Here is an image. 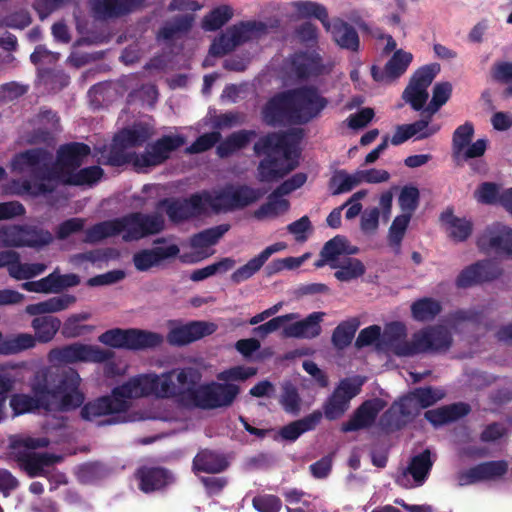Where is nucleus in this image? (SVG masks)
Returning <instances> with one entry per match:
<instances>
[{
    "label": "nucleus",
    "mask_w": 512,
    "mask_h": 512,
    "mask_svg": "<svg viewBox=\"0 0 512 512\" xmlns=\"http://www.w3.org/2000/svg\"><path fill=\"white\" fill-rule=\"evenodd\" d=\"M433 465L429 450L412 458L410 464L400 471L396 482L404 488H414L423 485Z\"/></svg>",
    "instance_id": "obj_23"
},
{
    "label": "nucleus",
    "mask_w": 512,
    "mask_h": 512,
    "mask_svg": "<svg viewBox=\"0 0 512 512\" xmlns=\"http://www.w3.org/2000/svg\"><path fill=\"white\" fill-rule=\"evenodd\" d=\"M283 196L284 195L278 192L277 189L273 191L269 195L267 202L254 211V217L258 220H266L278 217L287 212L290 204Z\"/></svg>",
    "instance_id": "obj_43"
},
{
    "label": "nucleus",
    "mask_w": 512,
    "mask_h": 512,
    "mask_svg": "<svg viewBox=\"0 0 512 512\" xmlns=\"http://www.w3.org/2000/svg\"><path fill=\"white\" fill-rule=\"evenodd\" d=\"M499 274L496 265L491 261H481L464 269L457 278V286L466 288L483 281L495 278Z\"/></svg>",
    "instance_id": "obj_31"
},
{
    "label": "nucleus",
    "mask_w": 512,
    "mask_h": 512,
    "mask_svg": "<svg viewBox=\"0 0 512 512\" xmlns=\"http://www.w3.org/2000/svg\"><path fill=\"white\" fill-rule=\"evenodd\" d=\"M82 379L74 369L53 372L48 367L38 369L29 381L32 395L14 393L10 396L9 406L13 416L30 413L40 408L48 411H68L80 407L84 394L80 390Z\"/></svg>",
    "instance_id": "obj_2"
},
{
    "label": "nucleus",
    "mask_w": 512,
    "mask_h": 512,
    "mask_svg": "<svg viewBox=\"0 0 512 512\" xmlns=\"http://www.w3.org/2000/svg\"><path fill=\"white\" fill-rule=\"evenodd\" d=\"M118 235L126 242L136 241L159 233L164 226L163 218L157 214L131 213L116 218Z\"/></svg>",
    "instance_id": "obj_16"
},
{
    "label": "nucleus",
    "mask_w": 512,
    "mask_h": 512,
    "mask_svg": "<svg viewBox=\"0 0 512 512\" xmlns=\"http://www.w3.org/2000/svg\"><path fill=\"white\" fill-rule=\"evenodd\" d=\"M325 29L331 33L335 43L342 49L356 52L360 46V40L357 31L343 20L337 19L332 23L328 21V27Z\"/></svg>",
    "instance_id": "obj_35"
},
{
    "label": "nucleus",
    "mask_w": 512,
    "mask_h": 512,
    "mask_svg": "<svg viewBox=\"0 0 512 512\" xmlns=\"http://www.w3.org/2000/svg\"><path fill=\"white\" fill-rule=\"evenodd\" d=\"M360 322L357 318H351L347 321L340 323L334 330L332 335V343L338 349H343L348 346L358 327Z\"/></svg>",
    "instance_id": "obj_53"
},
{
    "label": "nucleus",
    "mask_w": 512,
    "mask_h": 512,
    "mask_svg": "<svg viewBox=\"0 0 512 512\" xmlns=\"http://www.w3.org/2000/svg\"><path fill=\"white\" fill-rule=\"evenodd\" d=\"M474 135L472 123L466 122L456 128L452 136V157L458 165L468 164L475 173H485L486 162L482 159L487 149V140L471 142Z\"/></svg>",
    "instance_id": "obj_10"
},
{
    "label": "nucleus",
    "mask_w": 512,
    "mask_h": 512,
    "mask_svg": "<svg viewBox=\"0 0 512 512\" xmlns=\"http://www.w3.org/2000/svg\"><path fill=\"white\" fill-rule=\"evenodd\" d=\"M358 249L349 245L347 239L343 236H335L326 244L321 250L320 256L327 257L331 262V268L336 267L338 262L347 257L357 253Z\"/></svg>",
    "instance_id": "obj_42"
},
{
    "label": "nucleus",
    "mask_w": 512,
    "mask_h": 512,
    "mask_svg": "<svg viewBox=\"0 0 512 512\" xmlns=\"http://www.w3.org/2000/svg\"><path fill=\"white\" fill-rule=\"evenodd\" d=\"M257 373V369L247 366H235L217 374V380L225 383L244 381Z\"/></svg>",
    "instance_id": "obj_63"
},
{
    "label": "nucleus",
    "mask_w": 512,
    "mask_h": 512,
    "mask_svg": "<svg viewBox=\"0 0 512 512\" xmlns=\"http://www.w3.org/2000/svg\"><path fill=\"white\" fill-rule=\"evenodd\" d=\"M420 193L414 186H404L399 194L398 203L402 214H408L412 217L419 205Z\"/></svg>",
    "instance_id": "obj_59"
},
{
    "label": "nucleus",
    "mask_w": 512,
    "mask_h": 512,
    "mask_svg": "<svg viewBox=\"0 0 512 512\" xmlns=\"http://www.w3.org/2000/svg\"><path fill=\"white\" fill-rule=\"evenodd\" d=\"M217 326L211 322L194 321L185 325L174 327L168 334V341L172 345L182 346L196 341L204 336L214 333Z\"/></svg>",
    "instance_id": "obj_26"
},
{
    "label": "nucleus",
    "mask_w": 512,
    "mask_h": 512,
    "mask_svg": "<svg viewBox=\"0 0 512 512\" xmlns=\"http://www.w3.org/2000/svg\"><path fill=\"white\" fill-rule=\"evenodd\" d=\"M178 371L180 367L160 374L150 372L132 376L114 387L113 394L122 400L125 412L130 408L132 400L142 398L175 399L178 402Z\"/></svg>",
    "instance_id": "obj_7"
},
{
    "label": "nucleus",
    "mask_w": 512,
    "mask_h": 512,
    "mask_svg": "<svg viewBox=\"0 0 512 512\" xmlns=\"http://www.w3.org/2000/svg\"><path fill=\"white\" fill-rule=\"evenodd\" d=\"M45 270L46 265L42 263H22L19 253L16 252V258L13 259L8 273L15 280H28L42 274Z\"/></svg>",
    "instance_id": "obj_49"
},
{
    "label": "nucleus",
    "mask_w": 512,
    "mask_h": 512,
    "mask_svg": "<svg viewBox=\"0 0 512 512\" xmlns=\"http://www.w3.org/2000/svg\"><path fill=\"white\" fill-rule=\"evenodd\" d=\"M233 16V10L228 5H222L212 10L202 21V28L206 31H215L226 24Z\"/></svg>",
    "instance_id": "obj_57"
},
{
    "label": "nucleus",
    "mask_w": 512,
    "mask_h": 512,
    "mask_svg": "<svg viewBox=\"0 0 512 512\" xmlns=\"http://www.w3.org/2000/svg\"><path fill=\"white\" fill-rule=\"evenodd\" d=\"M265 192L248 185H226L213 191H206V203L209 210L229 212L242 209L260 199Z\"/></svg>",
    "instance_id": "obj_11"
},
{
    "label": "nucleus",
    "mask_w": 512,
    "mask_h": 512,
    "mask_svg": "<svg viewBox=\"0 0 512 512\" xmlns=\"http://www.w3.org/2000/svg\"><path fill=\"white\" fill-rule=\"evenodd\" d=\"M36 346V338L30 333H15L4 336L0 332V355H17Z\"/></svg>",
    "instance_id": "obj_37"
},
{
    "label": "nucleus",
    "mask_w": 512,
    "mask_h": 512,
    "mask_svg": "<svg viewBox=\"0 0 512 512\" xmlns=\"http://www.w3.org/2000/svg\"><path fill=\"white\" fill-rule=\"evenodd\" d=\"M228 466L226 458L210 450L200 451L193 460V469L206 473H220Z\"/></svg>",
    "instance_id": "obj_45"
},
{
    "label": "nucleus",
    "mask_w": 512,
    "mask_h": 512,
    "mask_svg": "<svg viewBox=\"0 0 512 512\" xmlns=\"http://www.w3.org/2000/svg\"><path fill=\"white\" fill-rule=\"evenodd\" d=\"M507 471L504 461H491L477 465L459 476L460 485H468L478 481L491 480L502 476Z\"/></svg>",
    "instance_id": "obj_32"
},
{
    "label": "nucleus",
    "mask_w": 512,
    "mask_h": 512,
    "mask_svg": "<svg viewBox=\"0 0 512 512\" xmlns=\"http://www.w3.org/2000/svg\"><path fill=\"white\" fill-rule=\"evenodd\" d=\"M53 241L48 231L34 226L8 225L0 228L1 247L42 248Z\"/></svg>",
    "instance_id": "obj_15"
},
{
    "label": "nucleus",
    "mask_w": 512,
    "mask_h": 512,
    "mask_svg": "<svg viewBox=\"0 0 512 512\" xmlns=\"http://www.w3.org/2000/svg\"><path fill=\"white\" fill-rule=\"evenodd\" d=\"M89 154L90 147L83 143L61 146L54 163L52 154L45 149H31L19 153L12 159V171L29 173L35 180L12 181L10 192L36 197L54 191L59 184L91 186L101 179L103 170L99 166L78 170Z\"/></svg>",
    "instance_id": "obj_1"
},
{
    "label": "nucleus",
    "mask_w": 512,
    "mask_h": 512,
    "mask_svg": "<svg viewBox=\"0 0 512 512\" xmlns=\"http://www.w3.org/2000/svg\"><path fill=\"white\" fill-rule=\"evenodd\" d=\"M26 370L28 363L25 361L0 363V397L7 396L17 384L25 381Z\"/></svg>",
    "instance_id": "obj_34"
},
{
    "label": "nucleus",
    "mask_w": 512,
    "mask_h": 512,
    "mask_svg": "<svg viewBox=\"0 0 512 512\" xmlns=\"http://www.w3.org/2000/svg\"><path fill=\"white\" fill-rule=\"evenodd\" d=\"M290 8L293 9L291 19L314 17L320 20L324 27H328V13L323 5L311 1H296L290 4Z\"/></svg>",
    "instance_id": "obj_44"
},
{
    "label": "nucleus",
    "mask_w": 512,
    "mask_h": 512,
    "mask_svg": "<svg viewBox=\"0 0 512 512\" xmlns=\"http://www.w3.org/2000/svg\"><path fill=\"white\" fill-rule=\"evenodd\" d=\"M480 250L507 255L512 258V228L496 223L488 227L478 238Z\"/></svg>",
    "instance_id": "obj_21"
},
{
    "label": "nucleus",
    "mask_w": 512,
    "mask_h": 512,
    "mask_svg": "<svg viewBox=\"0 0 512 512\" xmlns=\"http://www.w3.org/2000/svg\"><path fill=\"white\" fill-rule=\"evenodd\" d=\"M359 185L356 171L348 173L346 170H337L330 178V189L333 195L350 192Z\"/></svg>",
    "instance_id": "obj_50"
},
{
    "label": "nucleus",
    "mask_w": 512,
    "mask_h": 512,
    "mask_svg": "<svg viewBox=\"0 0 512 512\" xmlns=\"http://www.w3.org/2000/svg\"><path fill=\"white\" fill-rule=\"evenodd\" d=\"M267 33V26L262 22H241L226 30L212 43L209 53L212 56L224 55L246 41L258 39Z\"/></svg>",
    "instance_id": "obj_13"
},
{
    "label": "nucleus",
    "mask_w": 512,
    "mask_h": 512,
    "mask_svg": "<svg viewBox=\"0 0 512 512\" xmlns=\"http://www.w3.org/2000/svg\"><path fill=\"white\" fill-rule=\"evenodd\" d=\"M322 412L314 411L302 419L296 420L284 426L279 434L288 441L297 440L303 433L313 430L321 421Z\"/></svg>",
    "instance_id": "obj_41"
},
{
    "label": "nucleus",
    "mask_w": 512,
    "mask_h": 512,
    "mask_svg": "<svg viewBox=\"0 0 512 512\" xmlns=\"http://www.w3.org/2000/svg\"><path fill=\"white\" fill-rule=\"evenodd\" d=\"M255 153L266 155L258 166V179L273 182L283 178L299 164V151L289 143L285 134L273 133L261 138L254 145Z\"/></svg>",
    "instance_id": "obj_8"
},
{
    "label": "nucleus",
    "mask_w": 512,
    "mask_h": 512,
    "mask_svg": "<svg viewBox=\"0 0 512 512\" xmlns=\"http://www.w3.org/2000/svg\"><path fill=\"white\" fill-rule=\"evenodd\" d=\"M324 316V312H313L303 320L284 326L282 335L286 338L297 339L316 338L322 331L320 323Z\"/></svg>",
    "instance_id": "obj_29"
},
{
    "label": "nucleus",
    "mask_w": 512,
    "mask_h": 512,
    "mask_svg": "<svg viewBox=\"0 0 512 512\" xmlns=\"http://www.w3.org/2000/svg\"><path fill=\"white\" fill-rule=\"evenodd\" d=\"M31 327L33 328L36 338V343H48L52 341L61 327V321L53 316H39L32 320Z\"/></svg>",
    "instance_id": "obj_46"
},
{
    "label": "nucleus",
    "mask_w": 512,
    "mask_h": 512,
    "mask_svg": "<svg viewBox=\"0 0 512 512\" xmlns=\"http://www.w3.org/2000/svg\"><path fill=\"white\" fill-rule=\"evenodd\" d=\"M146 0H89L91 13L96 19L110 20L130 14Z\"/></svg>",
    "instance_id": "obj_25"
},
{
    "label": "nucleus",
    "mask_w": 512,
    "mask_h": 512,
    "mask_svg": "<svg viewBox=\"0 0 512 512\" xmlns=\"http://www.w3.org/2000/svg\"><path fill=\"white\" fill-rule=\"evenodd\" d=\"M385 407L382 399L374 398L365 401L354 413L349 421L342 425L343 432H352L370 426L378 413Z\"/></svg>",
    "instance_id": "obj_28"
},
{
    "label": "nucleus",
    "mask_w": 512,
    "mask_h": 512,
    "mask_svg": "<svg viewBox=\"0 0 512 512\" xmlns=\"http://www.w3.org/2000/svg\"><path fill=\"white\" fill-rule=\"evenodd\" d=\"M393 194L390 190L383 192L379 198V208L367 209L361 216V229L365 233H373L379 225V218L387 222L392 212Z\"/></svg>",
    "instance_id": "obj_30"
},
{
    "label": "nucleus",
    "mask_w": 512,
    "mask_h": 512,
    "mask_svg": "<svg viewBox=\"0 0 512 512\" xmlns=\"http://www.w3.org/2000/svg\"><path fill=\"white\" fill-rule=\"evenodd\" d=\"M283 392L280 397V404L283 409L291 414H297L300 410V397L297 388L286 382L282 386Z\"/></svg>",
    "instance_id": "obj_62"
},
{
    "label": "nucleus",
    "mask_w": 512,
    "mask_h": 512,
    "mask_svg": "<svg viewBox=\"0 0 512 512\" xmlns=\"http://www.w3.org/2000/svg\"><path fill=\"white\" fill-rule=\"evenodd\" d=\"M414 399L421 409L432 406L445 397V391L441 388L424 387L412 391Z\"/></svg>",
    "instance_id": "obj_60"
},
{
    "label": "nucleus",
    "mask_w": 512,
    "mask_h": 512,
    "mask_svg": "<svg viewBox=\"0 0 512 512\" xmlns=\"http://www.w3.org/2000/svg\"><path fill=\"white\" fill-rule=\"evenodd\" d=\"M413 60L410 52L396 50L383 69L372 66L371 75L377 82L388 83L402 76Z\"/></svg>",
    "instance_id": "obj_27"
},
{
    "label": "nucleus",
    "mask_w": 512,
    "mask_h": 512,
    "mask_svg": "<svg viewBox=\"0 0 512 512\" xmlns=\"http://www.w3.org/2000/svg\"><path fill=\"white\" fill-rule=\"evenodd\" d=\"M442 221L450 238L457 242L465 241L472 233V222L463 217H456L452 213L442 215Z\"/></svg>",
    "instance_id": "obj_47"
},
{
    "label": "nucleus",
    "mask_w": 512,
    "mask_h": 512,
    "mask_svg": "<svg viewBox=\"0 0 512 512\" xmlns=\"http://www.w3.org/2000/svg\"><path fill=\"white\" fill-rule=\"evenodd\" d=\"M98 340L112 348L144 350L159 346L163 342V336L140 329L114 328L102 333Z\"/></svg>",
    "instance_id": "obj_12"
},
{
    "label": "nucleus",
    "mask_w": 512,
    "mask_h": 512,
    "mask_svg": "<svg viewBox=\"0 0 512 512\" xmlns=\"http://www.w3.org/2000/svg\"><path fill=\"white\" fill-rule=\"evenodd\" d=\"M117 227L116 219L95 224L86 231L84 241L87 243H96L108 237L117 236L119 233Z\"/></svg>",
    "instance_id": "obj_56"
},
{
    "label": "nucleus",
    "mask_w": 512,
    "mask_h": 512,
    "mask_svg": "<svg viewBox=\"0 0 512 512\" xmlns=\"http://www.w3.org/2000/svg\"><path fill=\"white\" fill-rule=\"evenodd\" d=\"M283 69L288 78L296 80L309 79L328 71L315 51L295 53L285 61Z\"/></svg>",
    "instance_id": "obj_18"
},
{
    "label": "nucleus",
    "mask_w": 512,
    "mask_h": 512,
    "mask_svg": "<svg viewBox=\"0 0 512 512\" xmlns=\"http://www.w3.org/2000/svg\"><path fill=\"white\" fill-rule=\"evenodd\" d=\"M111 356V351L96 345L73 343L50 350L48 359L51 363H100Z\"/></svg>",
    "instance_id": "obj_17"
},
{
    "label": "nucleus",
    "mask_w": 512,
    "mask_h": 512,
    "mask_svg": "<svg viewBox=\"0 0 512 512\" xmlns=\"http://www.w3.org/2000/svg\"><path fill=\"white\" fill-rule=\"evenodd\" d=\"M264 263L265 262L261 259V257L257 255L256 257L250 259L245 265L235 270L231 275V280L236 284L248 280L261 269Z\"/></svg>",
    "instance_id": "obj_64"
},
{
    "label": "nucleus",
    "mask_w": 512,
    "mask_h": 512,
    "mask_svg": "<svg viewBox=\"0 0 512 512\" xmlns=\"http://www.w3.org/2000/svg\"><path fill=\"white\" fill-rule=\"evenodd\" d=\"M124 404L113 394L100 397L86 403L81 409V416L87 421H98L99 425L124 423L130 419L124 414Z\"/></svg>",
    "instance_id": "obj_14"
},
{
    "label": "nucleus",
    "mask_w": 512,
    "mask_h": 512,
    "mask_svg": "<svg viewBox=\"0 0 512 512\" xmlns=\"http://www.w3.org/2000/svg\"><path fill=\"white\" fill-rule=\"evenodd\" d=\"M405 337L406 327L403 323H389L381 336L380 349L397 356H413L442 353L452 344L450 331L442 325L424 328L414 333L410 341H406Z\"/></svg>",
    "instance_id": "obj_6"
},
{
    "label": "nucleus",
    "mask_w": 512,
    "mask_h": 512,
    "mask_svg": "<svg viewBox=\"0 0 512 512\" xmlns=\"http://www.w3.org/2000/svg\"><path fill=\"white\" fill-rule=\"evenodd\" d=\"M49 440L45 437H32L26 434L9 437V453L30 476H39L45 466L52 462V456L47 453L36 452L37 448L48 446Z\"/></svg>",
    "instance_id": "obj_9"
},
{
    "label": "nucleus",
    "mask_w": 512,
    "mask_h": 512,
    "mask_svg": "<svg viewBox=\"0 0 512 512\" xmlns=\"http://www.w3.org/2000/svg\"><path fill=\"white\" fill-rule=\"evenodd\" d=\"M91 314L88 312H81L73 314L65 321L62 334L67 338H76L93 330V326L81 324V322L90 319Z\"/></svg>",
    "instance_id": "obj_51"
},
{
    "label": "nucleus",
    "mask_w": 512,
    "mask_h": 512,
    "mask_svg": "<svg viewBox=\"0 0 512 512\" xmlns=\"http://www.w3.org/2000/svg\"><path fill=\"white\" fill-rule=\"evenodd\" d=\"M152 135V128L142 123L119 131L113 138L107 162L113 166L131 164L136 171L146 172L164 163L173 152L186 143L183 135L169 134L148 144L142 153L132 151L134 147L145 143Z\"/></svg>",
    "instance_id": "obj_3"
},
{
    "label": "nucleus",
    "mask_w": 512,
    "mask_h": 512,
    "mask_svg": "<svg viewBox=\"0 0 512 512\" xmlns=\"http://www.w3.org/2000/svg\"><path fill=\"white\" fill-rule=\"evenodd\" d=\"M229 230V225L221 224L216 227L206 229L191 238V246L198 250L202 255L197 258L189 259L186 255L181 256V260L185 263H192L203 259L209 255L204 253V249L214 245Z\"/></svg>",
    "instance_id": "obj_36"
},
{
    "label": "nucleus",
    "mask_w": 512,
    "mask_h": 512,
    "mask_svg": "<svg viewBox=\"0 0 512 512\" xmlns=\"http://www.w3.org/2000/svg\"><path fill=\"white\" fill-rule=\"evenodd\" d=\"M179 253L177 245L145 249L133 256V262L137 270L146 271L158 266L163 260L175 257Z\"/></svg>",
    "instance_id": "obj_33"
},
{
    "label": "nucleus",
    "mask_w": 512,
    "mask_h": 512,
    "mask_svg": "<svg viewBox=\"0 0 512 512\" xmlns=\"http://www.w3.org/2000/svg\"><path fill=\"white\" fill-rule=\"evenodd\" d=\"M255 136L253 131H238L229 136L217 147V153L220 157H227L233 152L246 146L251 138Z\"/></svg>",
    "instance_id": "obj_54"
},
{
    "label": "nucleus",
    "mask_w": 512,
    "mask_h": 512,
    "mask_svg": "<svg viewBox=\"0 0 512 512\" xmlns=\"http://www.w3.org/2000/svg\"><path fill=\"white\" fill-rule=\"evenodd\" d=\"M363 380L359 377L342 380L324 405V415L329 420L339 418L349 408L350 400L359 394Z\"/></svg>",
    "instance_id": "obj_19"
},
{
    "label": "nucleus",
    "mask_w": 512,
    "mask_h": 512,
    "mask_svg": "<svg viewBox=\"0 0 512 512\" xmlns=\"http://www.w3.org/2000/svg\"><path fill=\"white\" fill-rule=\"evenodd\" d=\"M76 302V297L70 294L51 297L45 301L29 304L25 312L29 315L39 316L48 313H57L68 309Z\"/></svg>",
    "instance_id": "obj_38"
},
{
    "label": "nucleus",
    "mask_w": 512,
    "mask_h": 512,
    "mask_svg": "<svg viewBox=\"0 0 512 512\" xmlns=\"http://www.w3.org/2000/svg\"><path fill=\"white\" fill-rule=\"evenodd\" d=\"M452 85L449 82L437 83L433 88V96L425 109L430 115L436 113L451 96Z\"/></svg>",
    "instance_id": "obj_61"
},
{
    "label": "nucleus",
    "mask_w": 512,
    "mask_h": 512,
    "mask_svg": "<svg viewBox=\"0 0 512 512\" xmlns=\"http://www.w3.org/2000/svg\"><path fill=\"white\" fill-rule=\"evenodd\" d=\"M332 269H336L334 276L337 280L342 282H349L357 279L366 271L364 264L359 259L351 257V255L342 259L338 262V265L336 267H332Z\"/></svg>",
    "instance_id": "obj_48"
},
{
    "label": "nucleus",
    "mask_w": 512,
    "mask_h": 512,
    "mask_svg": "<svg viewBox=\"0 0 512 512\" xmlns=\"http://www.w3.org/2000/svg\"><path fill=\"white\" fill-rule=\"evenodd\" d=\"M441 311V305L432 298H422L411 306L412 316L415 320L425 322L435 318Z\"/></svg>",
    "instance_id": "obj_52"
},
{
    "label": "nucleus",
    "mask_w": 512,
    "mask_h": 512,
    "mask_svg": "<svg viewBox=\"0 0 512 512\" xmlns=\"http://www.w3.org/2000/svg\"><path fill=\"white\" fill-rule=\"evenodd\" d=\"M137 475L140 489L146 493L159 490L173 481V476L162 468H142Z\"/></svg>",
    "instance_id": "obj_39"
},
{
    "label": "nucleus",
    "mask_w": 512,
    "mask_h": 512,
    "mask_svg": "<svg viewBox=\"0 0 512 512\" xmlns=\"http://www.w3.org/2000/svg\"><path fill=\"white\" fill-rule=\"evenodd\" d=\"M438 71L439 68L437 66H424L418 69L412 76L409 85L403 92V99L414 110L419 111L424 107L428 99L427 89Z\"/></svg>",
    "instance_id": "obj_20"
},
{
    "label": "nucleus",
    "mask_w": 512,
    "mask_h": 512,
    "mask_svg": "<svg viewBox=\"0 0 512 512\" xmlns=\"http://www.w3.org/2000/svg\"><path fill=\"white\" fill-rule=\"evenodd\" d=\"M202 364L180 367L177 372L179 387L178 402L185 406L201 409H218L231 406L240 393L235 383L211 381L200 384L203 377Z\"/></svg>",
    "instance_id": "obj_4"
},
{
    "label": "nucleus",
    "mask_w": 512,
    "mask_h": 512,
    "mask_svg": "<svg viewBox=\"0 0 512 512\" xmlns=\"http://www.w3.org/2000/svg\"><path fill=\"white\" fill-rule=\"evenodd\" d=\"M327 100L313 87H301L274 96L263 109L269 125L284 122L304 124L316 118L327 106Z\"/></svg>",
    "instance_id": "obj_5"
},
{
    "label": "nucleus",
    "mask_w": 512,
    "mask_h": 512,
    "mask_svg": "<svg viewBox=\"0 0 512 512\" xmlns=\"http://www.w3.org/2000/svg\"><path fill=\"white\" fill-rule=\"evenodd\" d=\"M163 204H167V215L174 222H179L209 211L208 203H206V191L194 194L189 199L171 202L164 201Z\"/></svg>",
    "instance_id": "obj_24"
},
{
    "label": "nucleus",
    "mask_w": 512,
    "mask_h": 512,
    "mask_svg": "<svg viewBox=\"0 0 512 512\" xmlns=\"http://www.w3.org/2000/svg\"><path fill=\"white\" fill-rule=\"evenodd\" d=\"M193 21L194 17L192 15L177 17L163 26L158 34V38L167 41L177 38L191 28Z\"/></svg>",
    "instance_id": "obj_55"
},
{
    "label": "nucleus",
    "mask_w": 512,
    "mask_h": 512,
    "mask_svg": "<svg viewBox=\"0 0 512 512\" xmlns=\"http://www.w3.org/2000/svg\"><path fill=\"white\" fill-rule=\"evenodd\" d=\"M411 217L408 214H401L395 217L388 233V240L396 252H399L402 239L409 225Z\"/></svg>",
    "instance_id": "obj_58"
},
{
    "label": "nucleus",
    "mask_w": 512,
    "mask_h": 512,
    "mask_svg": "<svg viewBox=\"0 0 512 512\" xmlns=\"http://www.w3.org/2000/svg\"><path fill=\"white\" fill-rule=\"evenodd\" d=\"M421 410L418 402L414 399L413 393L402 397L395 402L380 418L379 425L384 430L400 428L409 417L419 413Z\"/></svg>",
    "instance_id": "obj_22"
},
{
    "label": "nucleus",
    "mask_w": 512,
    "mask_h": 512,
    "mask_svg": "<svg viewBox=\"0 0 512 512\" xmlns=\"http://www.w3.org/2000/svg\"><path fill=\"white\" fill-rule=\"evenodd\" d=\"M470 407L465 403H454L425 413V418L434 426H440L467 415Z\"/></svg>",
    "instance_id": "obj_40"
}]
</instances>
